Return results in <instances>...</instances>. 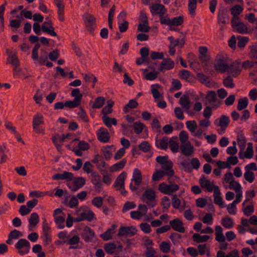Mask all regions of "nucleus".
I'll return each mask as SVG.
<instances>
[{"label": "nucleus", "instance_id": "5701e85b", "mask_svg": "<svg viewBox=\"0 0 257 257\" xmlns=\"http://www.w3.org/2000/svg\"><path fill=\"white\" fill-rule=\"evenodd\" d=\"M136 230L135 227H128V226H123L121 227L119 229V231L117 235L119 236H122L125 235H130L132 236L136 233Z\"/></svg>", "mask_w": 257, "mask_h": 257}, {"label": "nucleus", "instance_id": "39448f33", "mask_svg": "<svg viewBox=\"0 0 257 257\" xmlns=\"http://www.w3.org/2000/svg\"><path fill=\"white\" fill-rule=\"evenodd\" d=\"M15 247L18 249L19 254L23 255L29 252L30 243L27 239L21 238L15 244Z\"/></svg>", "mask_w": 257, "mask_h": 257}, {"label": "nucleus", "instance_id": "13d9d810", "mask_svg": "<svg viewBox=\"0 0 257 257\" xmlns=\"http://www.w3.org/2000/svg\"><path fill=\"white\" fill-rule=\"evenodd\" d=\"M179 103L185 111L188 110L190 108L189 101L186 97H181L179 100Z\"/></svg>", "mask_w": 257, "mask_h": 257}, {"label": "nucleus", "instance_id": "4d7b16f0", "mask_svg": "<svg viewBox=\"0 0 257 257\" xmlns=\"http://www.w3.org/2000/svg\"><path fill=\"white\" fill-rule=\"evenodd\" d=\"M140 150L145 153L149 152L151 149L150 144L147 141H143L139 146Z\"/></svg>", "mask_w": 257, "mask_h": 257}, {"label": "nucleus", "instance_id": "58836bf2", "mask_svg": "<svg viewBox=\"0 0 257 257\" xmlns=\"http://www.w3.org/2000/svg\"><path fill=\"white\" fill-rule=\"evenodd\" d=\"M102 120L105 125L109 128L111 127L112 124L114 125L117 124V121L115 118L109 117L107 115H103Z\"/></svg>", "mask_w": 257, "mask_h": 257}, {"label": "nucleus", "instance_id": "4468645a", "mask_svg": "<svg viewBox=\"0 0 257 257\" xmlns=\"http://www.w3.org/2000/svg\"><path fill=\"white\" fill-rule=\"evenodd\" d=\"M214 202L218 205L220 208H225L226 203L223 201L222 198L221 197V192L218 187H216L213 192Z\"/></svg>", "mask_w": 257, "mask_h": 257}, {"label": "nucleus", "instance_id": "e2e57ef3", "mask_svg": "<svg viewBox=\"0 0 257 257\" xmlns=\"http://www.w3.org/2000/svg\"><path fill=\"white\" fill-rule=\"evenodd\" d=\"M71 95L74 97V99L81 102L82 94L80 93V90L78 88L73 89L71 91Z\"/></svg>", "mask_w": 257, "mask_h": 257}, {"label": "nucleus", "instance_id": "1a4fd4ad", "mask_svg": "<svg viewBox=\"0 0 257 257\" xmlns=\"http://www.w3.org/2000/svg\"><path fill=\"white\" fill-rule=\"evenodd\" d=\"M41 29L43 32L47 33L52 36H57V34L54 31V28L52 26V22L49 18H46L45 21L42 25Z\"/></svg>", "mask_w": 257, "mask_h": 257}, {"label": "nucleus", "instance_id": "c756f323", "mask_svg": "<svg viewBox=\"0 0 257 257\" xmlns=\"http://www.w3.org/2000/svg\"><path fill=\"white\" fill-rule=\"evenodd\" d=\"M116 226L115 224H112L111 227L108 229L105 232L100 234V236L104 240H108L111 239L112 235L115 232V229Z\"/></svg>", "mask_w": 257, "mask_h": 257}, {"label": "nucleus", "instance_id": "f8f14e48", "mask_svg": "<svg viewBox=\"0 0 257 257\" xmlns=\"http://www.w3.org/2000/svg\"><path fill=\"white\" fill-rule=\"evenodd\" d=\"M126 14L121 12L117 16L118 24L121 32H125L128 28V23L125 21Z\"/></svg>", "mask_w": 257, "mask_h": 257}, {"label": "nucleus", "instance_id": "774afa93", "mask_svg": "<svg viewBox=\"0 0 257 257\" xmlns=\"http://www.w3.org/2000/svg\"><path fill=\"white\" fill-rule=\"evenodd\" d=\"M249 48V57L250 58L257 59V43L252 45Z\"/></svg>", "mask_w": 257, "mask_h": 257}, {"label": "nucleus", "instance_id": "5fc2aeb1", "mask_svg": "<svg viewBox=\"0 0 257 257\" xmlns=\"http://www.w3.org/2000/svg\"><path fill=\"white\" fill-rule=\"evenodd\" d=\"M184 19L182 16H178L171 19V24L170 27L171 28L173 26H180L183 22Z\"/></svg>", "mask_w": 257, "mask_h": 257}, {"label": "nucleus", "instance_id": "37998d69", "mask_svg": "<svg viewBox=\"0 0 257 257\" xmlns=\"http://www.w3.org/2000/svg\"><path fill=\"white\" fill-rule=\"evenodd\" d=\"M228 20V16L223 11H219L218 15V21L219 24L224 25Z\"/></svg>", "mask_w": 257, "mask_h": 257}, {"label": "nucleus", "instance_id": "f3484780", "mask_svg": "<svg viewBox=\"0 0 257 257\" xmlns=\"http://www.w3.org/2000/svg\"><path fill=\"white\" fill-rule=\"evenodd\" d=\"M156 195L152 189L146 190L142 196V199L144 202L149 203V202H155Z\"/></svg>", "mask_w": 257, "mask_h": 257}, {"label": "nucleus", "instance_id": "2eb2a0df", "mask_svg": "<svg viewBox=\"0 0 257 257\" xmlns=\"http://www.w3.org/2000/svg\"><path fill=\"white\" fill-rule=\"evenodd\" d=\"M214 202L218 205L220 208H225L226 203L223 201L222 198L221 197V192L218 187H216L213 192Z\"/></svg>", "mask_w": 257, "mask_h": 257}, {"label": "nucleus", "instance_id": "6e6d98bb", "mask_svg": "<svg viewBox=\"0 0 257 257\" xmlns=\"http://www.w3.org/2000/svg\"><path fill=\"white\" fill-rule=\"evenodd\" d=\"M248 104V99L247 97H244L238 100L237 104V109L238 110H241L245 109Z\"/></svg>", "mask_w": 257, "mask_h": 257}, {"label": "nucleus", "instance_id": "a19ab883", "mask_svg": "<svg viewBox=\"0 0 257 257\" xmlns=\"http://www.w3.org/2000/svg\"><path fill=\"white\" fill-rule=\"evenodd\" d=\"M192 238L194 241L200 243L206 242L210 238V237L207 235H201L198 233H195L193 234Z\"/></svg>", "mask_w": 257, "mask_h": 257}, {"label": "nucleus", "instance_id": "393cba45", "mask_svg": "<svg viewBox=\"0 0 257 257\" xmlns=\"http://www.w3.org/2000/svg\"><path fill=\"white\" fill-rule=\"evenodd\" d=\"M84 21L87 29L90 31H92L95 26V18L94 17L88 14L85 15Z\"/></svg>", "mask_w": 257, "mask_h": 257}, {"label": "nucleus", "instance_id": "4be33fe9", "mask_svg": "<svg viewBox=\"0 0 257 257\" xmlns=\"http://www.w3.org/2000/svg\"><path fill=\"white\" fill-rule=\"evenodd\" d=\"M39 216L37 213H32L29 219V230L33 231L39 222Z\"/></svg>", "mask_w": 257, "mask_h": 257}, {"label": "nucleus", "instance_id": "20e7f679", "mask_svg": "<svg viewBox=\"0 0 257 257\" xmlns=\"http://www.w3.org/2000/svg\"><path fill=\"white\" fill-rule=\"evenodd\" d=\"M179 187L178 185L176 184H167L165 182L160 183L158 186V190L164 194L171 195L174 192L178 190Z\"/></svg>", "mask_w": 257, "mask_h": 257}, {"label": "nucleus", "instance_id": "3c124183", "mask_svg": "<svg viewBox=\"0 0 257 257\" xmlns=\"http://www.w3.org/2000/svg\"><path fill=\"white\" fill-rule=\"evenodd\" d=\"M243 8L240 5H235L232 7L230 9L231 14L233 17H238L239 14L242 12Z\"/></svg>", "mask_w": 257, "mask_h": 257}, {"label": "nucleus", "instance_id": "cd10ccee", "mask_svg": "<svg viewBox=\"0 0 257 257\" xmlns=\"http://www.w3.org/2000/svg\"><path fill=\"white\" fill-rule=\"evenodd\" d=\"M23 236V234L21 232L17 229H14L10 233L9 238L6 241V242L9 244H12L14 242V240H16Z\"/></svg>", "mask_w": 257, "mask_h": 257}, {"label": "nucleus", "instance_id": "b1692460", "mask_svg": "<svg viewBox=\"0 0 257 257\" xmlns=\"http://www.w3.org/2000/svg\"><path fill=\"white\" fill-rule=\"evenodd\" d=\"M74 215H78L75 218V222H79L86 220V206H82L78 209L74 213Z\"/></svg>", "mask_w": 257, "mask_h": 257}, {"label": "nucleus", "instance_id": "9d476101", "mask_svg": "<svg viewBox=\"0 0 257 257\" xmlns=\"http://www.w3.org/2000/svg\"><path fill=\"white\" fill-rule=\"evenodd\" d=\"M150 12L153 16L164 15L166 12L167 10L165 7L162 4H152L150 7Z\"/></svg>", "mask_w": 257, "mask_h": 257}, {"label": "nucleus", "instance_id": "49530a36", "mask_svg": "<svg viewBox=\"0 0 257 257\" xmlns=\"http://www.w3.org/2000/svg\"><path fill=\"white\" fill-rule=\"evenodd\" d=\"M160 88L161 86L158 84L152 85L151 86V92L155 99L160 98L162 95L159 91Z\"/></svg>", "mask_w": 257, "mask_h": 257}, {"label": "nucleus", "instance_id": "2f4dec72", "mask_svg": "<svg viewBox=\"0 0 257 257\" xmlns=\"http://www.w3.org/2000/svg\"><path fill=\"white\" fill-rule=\"evenodd\" d=\"M67 136L63 135L60 137L59 135H55L52 138L53 142L57 149L60 151L61 149V144L63 143Z\"/></svg>", "mask_w": 257, "mask_h": 257}, {"label": "nucleus", "instance_id": "72a5a7b5", "mask_svg": "<svg viewBox=\"0 0 257 257\" xmlns=\"http://www.w3.org/2000/svg\"><path fill=\"white\" fill-rule=\"evenodd\" d=\"M126 163L125 159H122L121 161L112 165L109 168V171L110 172H115L119 171L124 168Z\"/></svg>", "mask_w": 257, "mask_h": 257}, {"label": "nucleus", "instance_id": "7ed1b4c3", "mask_svg": "<svg viewBox=\"0 0 257 257\" xmlns=\"http://www.w3.org/2000/svg\"><path fill=\"white\" fill-rule=\"evenodd\" d=\"M7 53L9 55L7 62L11 64L15 67L14 69V75L15 77H18L19 76V73L21 70L17 68L19 65V61L17 56V53L13 50L11 51V52L8 50Z\"/></svg>", "mask_w": 257, "mask_h": 257}, {"label": "nucleus", "instance_id": "6ab92c4d", "mask_svg": "<svg viewBox=\"0 0 257 257\" xmlns=\"http://www.w3.org/2000/svg\"><path fill=\"white\" fill-rule=\"evenodd\" d=\"M200 183L202 188L206 189L208 191L210 192L213 191H214L215 188L217 187L214 185L212 181L205 178L200 179Z\"/></svg>", "mask_w": 257, "mask_h": 257}, {"label": "nucleus", "instance_id": "a211bd4d", "mask_svg": "<svg viewBox=\"0 0 257 257\" xmlns=\"http://www.w3.org/2000/svg\"><path fill=\"white\" fill-rule=\"evenodd\" d=\"M229 122V118L226 116H221L219 120L218 125L220 127L218 130V133L220 135H223L224 133L225 130L228 126Z\"/></svg>", "mask_w": 257, "mask_h": 257}, {"label": "nucleus", "instance_id": "052dcab7", "mask_svg": "<svg viewBox=\"0 0 257 257\" xmlns=\"http://www.w3.org/2000/svg\"><path fill=\"white\" fill-rule=\"evenodd\" d=\"M246 139L244 136L239 135L237 137V144L240 148L241 151H243L246 146Z\"/></svg>", "mask_w": 257, "mask_h": 257}, {"label": "nucleus", "instance_id": "8fccbe9b", "mask_svg": "<svg viewBox=\"0 0 257 257\" xmlns=\"http://www.w3.org/2000/svg\"><path fill=\"white\" fill-rule=\"evenodd\" d=\"M229 188L233 190L236 193L242 191L241 185L238 182L234 180L229 183Z\"/></svg>", "mask_w": 257, "mask_h": 257}, {"label": "nucleus", "instance_id": "de8ad7c7", "mask_svg": "<svg viewBox=\"0 0 257 257\" xmlns=\"http://www.w3.org/2000/svg\"><path fill=\"white\" fill-rule=\"evenodd\" d=\"M244 157L246 159H251L253 156V150L252 147V144L248 143L247 144V147L244 152Z\"/></svg>", "mask_w": 257, "mask_h": 257}, {"label": "nucleus", "instance_id": "f704fd0d", "mask_svg": "<svg viewBox=\"0 0 257 257\" xmlns=\"http://www.w3.org/2000/svg\"><path fill=\"white\" fill-rule=\"evenodd\" d=\"M174 67V62L170 58L163 60L161 62L160 70H170Z\"/></svg>", "mask_w": 257, "mask_h": 257}, {"label": "nucleus", "instance_id": "f03ea898", "mask_svg": "<svg viewBox=\"0 0 257 257\" xmlns=\"http://www.w3.org/2000/svg\"><path fill=\"white\" fill-rule=\"evenodd\" d=\"M143 177L141 171L138 168H135L133 173L131 182L130 185L132 191L136 190L142 182Z\"/></svg>", "mask_w": 257, "mask_h": 257}, {"label": "nucleus", "instance_id": "603ef678", "mask_svg": "<svg viewBox=\"0 0 257 257\" xmlns=\"http://www.w3.org/2000/svg\"><path fill=\"white\" fill-rule=\"evenodd\" d=\"M105 102V99L103 97H97L94 102H91L92 103V107L93 108H100L104 104Z\"/></svg>", "mask_w": 257, "mask_h": 257}, {"label": "nucleus", "instance_id": "4c0bfd02", "mask_svg": "<svg viewBox=\"0 0 257 257\" xmlns=\"http://www.w3.org/2000/svg\"><path fill=\"white\" fill-rule=\"evenodd\" d=\"M114 102L112 100H109L107 101L106 106L102 109V112L103 115H107L112 112V106Z\"/></svg>", "mask_w": 257, "mask_h": 257}, {"label": "nucleus", "instance_id": "0eeeda50", "mask_svg": "<svg viewBox=\"0 0 257 257\" xmlns=\"http://www.w3.org/2000/svg\"><path fill=\"white\" fill-rule=\"evenodd\" d=\"M139 210L132 211L130 215L132 218L135 220H140L143 216L146 215L148 211V208L146 205L140 204L138 206Z\"/></svg>", "mask_w": 257, "mask_h": 257}, {"label": "nucleus", "instance_id": "79ce46f5", "mask_svg": "<svg viewBox=\"0 0 257 257\" xmlns=\"http://www.w3.org/2000/svg\"><path fill=\"white\" fill-rule=\"evenodd\" d=\"M44 123V117L43 115L40 113H37L34 115L32 124H34L36 126L38 124H43Z\"/></svg>", "mask_w": 257, "mask_h": 257}, {"label": "nucleus", "instance_id": "aec40b11", "mask_svg": "<svg viewBox=\"0 0 257 257\" xmlns=\"http://www.w3.org/2000/svg\"><path fill=\"white\" fill-rule=\"evenodd\" d=\"M170 224L172 228L176 231L181 233H183L185 231V228L183 226V223L178 218L170 221Z\"/></svg>", "mask_w": 257, "mask_h": 257}, {"label": "nucleus", "instance_id": "6e6552de", "mask_svg": "<svg viewBox=\"0 0 257 257\" xmlns=\"http://www.w3.org/2000/svg\"><path fill=\"white\" fill-rule=\"evenodd\" d=\"M215 68L216 70L223 73L226 71L229 72V65L227 59L221 58L217 59L215 62Z\"/></svg>", "mask_w": 257, "mask_h": 257}, {"label": "nucleus", "instance_id": "bf43d9fd", "mask_svg": "<svg viewBox=\"0 0 257 257\" xmlns=\"http://www.w3.org/2000/svg\"><path fill=\"white\" fill-rule=\"evenodd\" d=\"M179 138L181 142V144H185L188 142H190L188 141L189 135L185 131H181L180 132L179 135Z\"/></svg>", "mask_w": 257, "mask_h": 257}, {"label": "nucleus", "instance_id": "f257e3e1", "mask_svg": "<svg viewBox=\"0 0 257 257\" xmlns=\"http://www.w3.org/2000/svg\"><path fill=\"white\" fill-rule=\"evenodd\" d=\"M156 161L162 166V168L164 170H157L153 174L152 179L154 181L160 180L164 175L172 176L174 174L172 170V162L168 160L167 156H160L156 158Z\"/></svg>", "mask_w": 257, "mask_h": 257}, {"label": "nucleus", "instance_id": "338daca9", "mask_svg": "<svg viewBox=\"0 0 257 257\" xmlns=\"http://www.w3.org/2000/svg\"><path fill=\"white\" fill-rule=\"evenodd\" d=\"M238 33L241 34H246L248 32L247 27L243 23L239 24L234 28Z\"/></svg>", "mask_w": 257, "mask_h": 257}, {"label": "nucleus", "instance_id": "473e14b6", "mask_svg": "<svg viewBox=\"0 0 257 257\" xmlns=\"http://www.w3.org/2000/svg\"><path fill=\"white\" fill-rule=\"evenodd\" d=\"M215 239L219 242H223L225 240V237L223 233V228L219 225H217L215 228Z\"/></svg>", "mask_w": 257, "mask_h": 257}, {"label": "nucleus", "instance_id": "ddd939ff", "mask_svg": "<svg viewBox=\"0 0 257 257\" xmlns=\"http://www.w3.org/2000/svg\"><path fill=\"white\" fill-rule=\"evenodd\" d=\"M98 140L102 143H107L110 139L109 134L107 130L104 128L101 127L96 132Z\"/></svg>", "mask_w": 257, "mask_h": 257}, {"label": "nucleus", "instance_id": "423d86ee", "mask_svg": "<svg viewBox=\"0 0 257 257\" xmlns=\"http://www.w3.org/2000/svg\"><path fill=\"white\" fill-rule=\"evenodd\" d=\"M126 177V173L122 172L117 177L114 184V187L116 189L120 190V193L123 195H125L126 191L124 190V181Z\"/></svg>", "mask_w": 257, "mask_h": 257}, {"label": "nucleus", "instance_id": "ea45409f", "mask_svg": "<svg viewBox=\"0 0 257 257\" xmlns=\"http://www.w3.org/2000/svg\"><path fill=\"white\" fill-rule=\"evenodd\" d=\"M197 0H189L188 1V10L190 14L194 17L195 15L196 10L197 8Z\"/></svg>", "mask_w": 257, "mask_h": 257}, {"label": "nucleus", "instance_id": "09e8293b", "mask_svg": "<svg viewBox=\"0 0 257 257\" xmlns=\"http://www.w3.org/2000/svg\"><path fill=\"white\" fill-rule=\"evenodd\" d=\"M206 100L210 103L215 102L217 100L216 93L213 91H208L207 92L206 96Z\"/></svg>", "mask_w": 257, "mask_h": 257}, {"label": "nucleus", "instance_id": "864d4df0", "mask_svg": "<svg viewBox=\"0 0 257 257\" xmlns=\"http://www.w3.org/2000/svg\"><path fill=\"white\" fill-rule=\"evenodd\" d=\"M186 125L187 129L191 133H195L197 127V124L195 120H188L186 122Z\"/></svg>", "mask_w": 257, "mask_h": 257}, {"label": "nucleus", "instance_id": "7c9ffc66", "mask_svg": "<svg viewBox=\"0 0 257 257\" xmlns=\"http://www.w3.org/2000/svg\"><path fill=\"white\" fill-rule=\"evenodd\" d=\"M168 145L171 150L175 153H177L180 148L177 137H173L170 139L169 141Z\"/></svg>", "mask_w": 257, "mask_h": 257}, {"label": "nucleus", "instance_id": "e433bc0d", "mask_svg": "<svg viewBox=\"0 0 257 257\" xmlns=\"http://www.w3.org/2000/svg\"><path fill=\"white\" fill-rule=\"evenodd\" d=\"M65 215L64 214L61 215L59 216L54 217V221L56 226L59 229H63L65 227Z\"/></svg>", "mask_w": 257, "mask_h": 257}, {"label": "nucleus", "instance_id": "a878e982", "mask_svg": "<svg viewBox=\"0 0 257 257\" xmlns=\"http://www.w3.org/2000/svg\"><path fill=\"white\" fill-rule=\"evenodd\" d=\"M180 149L182 154L185 156H190L194 152V147L190 142L181 144Z\"/></svg>", "mask_w": 257, "mask_h": 257}, {"label": "nucleus", "instance_id": "412c9836", "mask_svg": "<svg viewBox=\"0 0 257 257\" xmlns=\"http://www.w3.org/2000/svg\"><path fill=\"white\" fill-rule=\"evenodd\" d=\"M115 151L116 148L113 145L106 146L102 149V155L106 160H109Z\"/></svg>", "mask_w": 257, "mask_h": 257}, {"label": "nucleus", "instance_id": "9b49d317", "mask_svg": "<svg viewBox=\"0 0 257 257\" xmlns=\"http://www.w3.org/2000/svg\"><path fill=\"white\" fill-rule=\"evenodd\" d=\"M54 3L58 8L57 14L58 20L61 22L64 21L65 20V3L64 0H54Z\"/></svg>", "mask_w": 257, "mask_h": 257}, {"label": "nucleus", "instance_id": "a18cd8bd", "mask_svg": "<svg viewBox=\"0 0 257 257\" xmlns=\"http://www.w3.org/2000/svg\"><path fill=\"white\" fill-rule=\"evenodd\" d=\"M222 224L225 228L230 229L233 227L234 222L230 217H225L222 219Z\"/></svg>", "mask_w": 257, "mask_h": 257}, {"label": "nucleus", "instance_id": "c03bdc74", "mask_svg": "<svg viewBox=\"0 0 257 257\" xmlns=\"http://www.w3.org/2000/svg\"><path fill=\"white\" fill-rule=\"evenodd\" d=\"M168 39L170 41L171 44L174 47L178 46L179 47H182L185 43L184 40L183 39L175 40L172 36H169L168 37Z\"/></svg>", "mask_w": 257, "mask_h": 257}, {"label": "nucleus", "instance_id": "c9c22d12", "mask_svg": "<svg viewBox=\"0 0 257 257\" xmlns=\"http://www.w3.org/2000/svg\"><path fill=\"white\" fill-rule=\"evenodd\" d=\"M168 139L167 138H163L162 139L156 140V146L160 149H166L169 145Z\"/></svg>", "mask_w": 257, "mask_h": 257}, {"label": "nucleus", "instance_id": "69168bd1", "mask_svg": "<svg viewBox=\"0 0 257 257\" xmlns=\"http://www.w3.org/2000/svg\"><path fill=\"white\" fill-rule=\"evenodd\" d=\"M116 246L114 243H109L105 245L104 249L108 253L112 254L115 251Z\"/></svg>", "mask_w": 257, "mask_h": 257}, {"label": "nucleus", "instance_id": "0e129e2a", "mask_svg": "<svg viewBox=\"0 0 257 257\" xmlns=\"http://www.w3.org/2000/svg\"><path fill=\"white\" fill-rule=\"evenodd\" d=\"M80 104L78 101L73 99V100H69L65 101V107L73 108L78 107Z\"/></svg>", "mask_w": 257, "mask_h": 257}, {"label": "nucleus", "instance_id": "bb28decb", "mask_svg": "<svg viewBox=\"0 0 257 257\" xmlns=\"http://www.w3.org/2000/svg\"><path fill=\"white\" fill-rule=\"evenodd\" d=\"M74 187L72 188L71 186V183L68 184L69 187L72 191H76L84 186L85 183V180L82 177L75 178L72 182Z\"/></svg>", "mask_w": 257, "mask_h": 257}, {"label": "nucleus", "instance_id": "c85d7f7f", "mask_svg": "<svg viewBox=\"0 0 257 257\" xmlns=\"http://www.w3.org/2000/svg\"><path fill=\"white\" fill-rule=\"evenodd\" d=\"M240 60H238L233 62L229 65V72L237 75L240 73L241 70V66L240 65ZM233 76L234 74H233Z\"/></svg>", "mask_w": 257, "mask_h": 257}, {"label": "nucleus", "instance_id": "dca6fc26", "mask_svg": "<svg viewBox=\"0 0 257 257\" xmlns=\"http://www.w3.org/2000/svg\"><path fill=\"white\" fill-rule=\"evenodd\" d=\"M81 236L85 241L91 242L95 238V234L90 228L86 227L81 233Z\"/></svg>", "mask_w": 257, "mask_h": 257}, {"label": "nucleus", "instance_id": "680f3d73", "mask_svg": "<svg viewBox=\"0 0 257 257\" xmlns=\"http://www.w3.org/2000/svg\"><path fill=\"white\" fill-rule=\"evenodd\" d=\"M92 204L95 207L99 208L103 203V199L101 197H96L92 200Z\"/></svg>", "mask_w": 257, "mask_h": 257}]
</instances>
